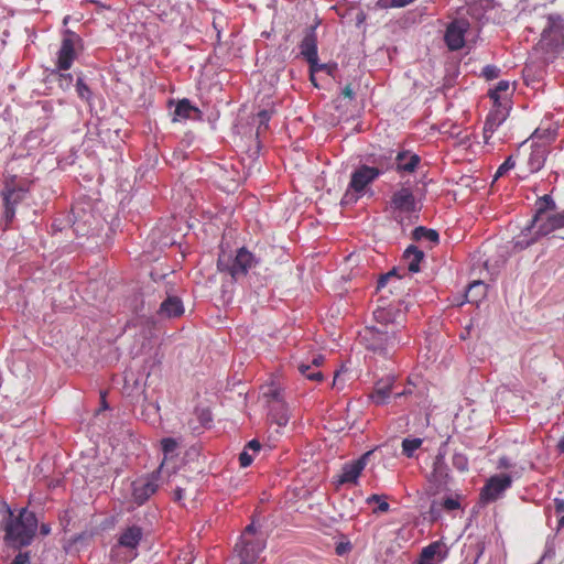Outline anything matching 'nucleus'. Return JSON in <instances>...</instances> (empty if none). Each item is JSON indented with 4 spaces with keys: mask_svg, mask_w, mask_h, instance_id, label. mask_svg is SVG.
<instances>
[{
    "mask_svg": "<svg viewBox=\"0 0 564 564\" xmlns=\"http://www.w3.org/2000/svg\"><path fill=\"white\" fill-rule=\"evenodd\" d=\"M546 160V149L544 145L532 144L531 152L528 158V165L531 172L540 171Z\"/></svg>",
    "mask_w": 564,
    "mask_h": 564,
    "instance_id": "cd10ccee",
    "label": "nucleus"
},
{
    "mask_svg": "<svg viewBox=\"0 0 564 564\" xmlns=\"http://www.w3.org/2000/svg\"><path fill=\"white\" fill-rule=\"evenodd\" d=\"M289 422V416L285 413H282L278 420L276 423L279 426H285Z\"/></svg>",
    "mask_w": 564,
    "mask_h": 564,
    "instance_id": "e2e57ef3",
    "label": "nucleus"
},
{
    "mask_svg": "<svg viewBox=\"0 0 564 564\" xmlns=\"http://www.w3.org/2000/svg\"><path fill=\"white\" fill-rule=\"evenodd\" d=\"M541 34L539 46L546 53L556 54L564 47V19L560 14H549Z\"/></svg>",
    "mask_w": 564,
    "mask_h": 564,
    "instance_id": "6e6552de",
    "label": "nucleus"
},
{
    "mask_svg": "<svg viewBox=\"0 0 564 564\" xmlns=\"http://www.w3.org/2000/svg\"><path fill=\"white\" fill-rule=\"evenodd\" d=\"M324 361V357L322 355H318V356H315L312 360V367L315 366V367H318L323 364Z\"/></svg>",
    "mask_w": 564,
    "mask_h": 564,
    "instance_id": "338daca9",
    "label": "nucleus"
},
{
    "mask_svg": "<svg viewBox=\"0 0 564 564\" xmlns=\"http://www.w3.org/2000/svg\"><path fill=\"white\" fill-rule=\"evenodd\" d=\"M513 479L509 474H496L490 476L480 490V499L485 503L495 502L511 488Z\"/></svg>",
    "mask_w": 564,
    "mask_h": 564,
    "instance_id": "ddd939ff",
    "label": "nucleus"
},
{
    "mask_svg": "<svg viewBox=\"0 0 564 564\" xmlns=\"http://www.w3.org/2000/svg\"><path fill=\"white\" fill-rule=\"evenodd\" d=\"M162 465L154 471L142 476L131 484L133 502L138 506L144 505L159 489V480Z\"/></svg>",
    "mask_w": 564,
    "mask_h": 564,
    "instance_id": "9d476101",
    "label": "nucleus"
},
{
    "mask_svg": "<svg viewBox=\"0 0 564 564\" xmlns=\"http://www.w3.org/2000/svg\"><path fill=\"white\" fill-rule=\"evenodd\" d=\"M299 372L305 378L314 381H321L323 373L319 370H313L312 365L301 362L297 365Z\"/></svg>",
    "mask_w": 564,
    "mask_h": 564,
    "instance_id": "58836bf2",
    "label": "nucleus"
},
{
    "mask_svg": "<svg viewBox=\"0 0 564 564\" xmlns=\"http://www.w3.org/2000/svg\"><path fill=\"white\" fill-rule=\"evenodd\" d=\"M256 532V527L253 523H250L246 527L242 536L247 538V534H253Z\"/></svg>",
    "mask_w": 564,
    "mask_h": 564,
    "instance_id": "69168bd1",
    "label": "nucleus"
},
{
    "mask_svg": "<svg viewBox=\"0 0 564 564\" xmlns=\"http://www.w3.org/2000/svg\"><path fill=\"white\" fill-rule=\"evenodd\" d=\"M10 564H31V553L29 551H21L14 556Z\"/></svg>",
    "mask_w": 564,
    "mask_h": 564,
    "instance_id": "8fccbe9b",
    "label": "nucleus"
},
{
    "mask_svg": "<svg viewBox=\"0 0 564 564\" xmlns=\"http://www.w3.org/2000/svg\"><path fill=\"white\" fill-rule=\"evenodd\" d=\"M40 533L43 535V536H46L51 533V525L48 523H42L40 525Z\"/></svg>",
    "mask_w": 564,
    "mask_h": 564,
    "instance_id": "680f3d73",
    "label": "nucleus"
},
{
    "mask_svg": "<svg viewBox=\"0 0 564 564\" xmlns=\"http://www.w3.org/2000/svg\"><path fill=\"white\" fill-rule=\"evenodd\" d=\"M394 162L398 173H413L417 169L421 158L416 153L403 150L397 153Z\"/></svg>",
    "mask_w": 564,
    "mask_h": 564,
    "instance_id": "b1692460",
    "label": "nucleus"
},
{
    "mask_svg": "<svg viewBox=\"0 0 564 564\" xmlns=\"http://www.w3.org/2000/svg\"><path fill=\"white\" fill-rule=\"evenodd\" d=\"M308 66L310 73L316 74L317 72H325L330 77H335L338 69L336 63H319L318 57L315 59V63H308Z\"/></svg>",
    "mask_w": 564,
    "mask_h": 564,
    "instance_id": "72a5a7b5",
    "label": "nucleus"
},
{
    "mask_svg": "<svg viewBox=\"0 0 564 564\" xmlns=\"http://www.w3.org/2000/svg\"><path fill=\"white\" fill-rule=\"evenodd\" d=\"M422 444L423 440L420 437H405L401 444L402 454L408 458H412Z\"/></svg>",
    "mask_w": 564,
    "mask_h": 564,
    "instance_id": "473e14b6",
    "label": "nucleus"
},
{
    "mask_svg": "<svg viewBox=\"0 0 564 564\" xmlns=\"http://www.w3.org/2000/svg\"><path fill=\"white\" fill-rule=\"evenodd\" d=\"M389 208L393 218L400 224L403 221V215L417 214L421 210V205L409 181L392 193L389 200Z\"/></svg>",
    "mask_w": 564,
    "mask_h": 564,
    "instance_id": "0eeeda50",
    "label": "nucleus"
},
{
    "mask_svg": "<svg viewBox=\"0 0 564 564\" xmlns=\"http://www.w3.org/2000/svg\"><path fill=\"white\" fill-rule=\"evenodd\" d=\"M264 549L265 541L260 538L241 536L240 542L236 544V551L243 564H254Z\"/></svg>",
    "mask_w": 564,
    "mask_h": 564,
    "instance_id": "2eb2a0df",
    "label": "nucleus"
},
{
    "mask_svg": "<svg viewBox=\"0 0 564 564\" xmlns=\"http://www.w3.org/2000/svg\"><path fill=\"white\" fill-rule=\"evenodd\" d=\"M534 207V214L531 219H533V224H539L544 214L556 209V203L551 194H544L543 196L538 197Z\"/></svg>",
    "mask_w": 564,
    "mask_h": 564,
    "instance_id": "a878e982",
    "label": "nucleus"
},
{
    "mask_svg": "<svg viewBox=\"0 0 564 564\" xmlns=\"http://www.w3.org/2000/svg\"><path fill=\"white\" fill-rule=\"evenodd\" d=\"M406 307L403 302L391 303L387 306H378L373 311V318L377 327H382L402 335L404 327Z\"/></svg>",
    "mask_w": 564,
    "mask_h": 564,
    "instance_id": "1a4fd4ad",
    "label": "nucleus"
},
{
    "mask_svg": "<svg viewBox=\"0 0 564 564\" xmlns=\"http://www.w3.org/2000/svg\"><path fill=\"white\" fill-rule=\"evenodd\" d=\"M259 264L260 259L246 247L238 248L234 254L223 252L217 260L218 271L228 274L234 282L242 281Z\"/></svg>",
    "mask_w": 564,
    "mask_h": 564,
    "instance_id": "39448f33",
    "label": "nucleus"
},
{
    "mask_svg": "<svg viewBox=\"0 0 564 564\" xmlns=\"http://www.w3.org/2000/svg\"><path fill=\"white\" fill-rule=\"evenodd\" d=\"M513 466L512 460L508 456H500L497 462V468L508 469Z\"/></svg>",
    "mask_w": 564,
    "mask_h": 564,
    "instance_id": "864d4df0",
    "label": "nucleus"
},
{
    "mask_svg": "<svg viewBox=\"0 0 564 564\" xmlns=\"http://www.w3.org/2000/svg\"><path fill=\"white\" fill-rule=\"evenodd\" d=\"M7 518L3 524V541L12 550L30 546L39 529V520L34 511L21 508L15 516L11 507L4 502Z\"/></svg>",
    "mask_w": 564,
    "mask_h": 564,
    "instance_id": "f03ea898",
    "label": "nucleus"
},
{
    "mask_svg": "<svg viewBox=\"0 0 564 564\" xmlns=\"http://www.w3.org/2000/svg\"><path fill=\"white\" fill-rule=\"evenodd\" d=\"M90 534L86 531L80 532L72 536L64 545V550L68 554H78L82 550L87 546V542L90 539Z\"/></svg>",
    "mask_w": 564,
    "mask_h": 564,
    "instance_id": "c85d7f7f",
    "label": "nucleus"
},
{
    "mask_svg": "<svg viewBox=\"0 0 564 564\" xmlns=\"http://www.w3.org/2000/svg\"><path fill=\"white\" fill-rule=\"evenodd\" d=\"M386 170L379 166L360 164L350 174V181L340 199V206L349 207L358 203L360 198L368 195L372 197L375 192L370 185L383 175Z\"/></svg>",
    "mask_w": 564,
    "mask_h": 564,
    "instance_id": "7ed1b4c3",
    "label": "nucleus"
},
{
    "mask_svg": "<svg viewBox=\"0 0 564 564\" xmlns=\"http://www.w3.org/2000/svg\"><path fill=\"white\" fill-rule=\"evenodd\" d=\"M540 234L545 237L550 234L564 228V209L551 215H547L545 219L539 223Z\"/></svg>",
    "mask_w": 564,
    "mask_h": 564,
    "instance_id": "393cba45",
    "label": "nucleus"
},
{
    "mask_svg": "<svg viewBox=\"0 0 564 564\" xmlns=\"http://www.w3.org/2000/svg\"><path fill=\"white\" fill-rule=\"evenodd\" d=\"M386 498L387 497L384 495L373 494V495H370L369 497H367L366 503L367 505L377 503V508L373 510V512L375 513H383V512L389 511V509H390V505L387 502Z\"/></svg>",
    "mask_w": 564,
    "mask_h": 564,
    "instance_id": "c9c22d12",
    "label": "nucleus"
},
{
    "mask_svg": "<svg viewBox=\"0 0 564 564\" xmlns=\"http://www.w3.org/2000/svg\"><path fill=\"white\" fill-rule=\"evenodd\" d=\"M430 513L433 520H436L441 517V510L436 509L435 502L432 503Z\"/></svg>",
    "mask_w": 564,
    "mask_h": 564,
    "instance_id": "052dcab7",
    "label": "nucleus"
},
{
    "mask_svg": "<svg viewBox=\"0 0 564 564\" xmlns=\"http://www.w3.org/2000/svg\"><path fill=\"white\" fill-rule=\"evenodd\" d=\"M254 459V456L243 447L242 452L239 454L238 460L239 465L242 468L249 467Z\"/></svg>",
    "mask_w": 564,
    "mask_h": 564,
    "instance_id": "09e8293b",
    "label": "nucleus"
},
{
    "mask_svg": "<svg viewBox=\"0 0 564 564\" xmlns=\"http://www.w3.org/2000/svg\"><path fill=\"white\" fill-rule=\"evenodd\" d=\"M390 279H395L397 281L401 280V275L398 273V270L397 268H393L392 270H390L389 272L386 273Z\"/></svg>",
    "mask_w": 564,
    "mask_h": 564,
    "instance_id": "0e129e2a",
    "label": "nucleus"
},
{
    "mask_svg": "<svg viewBox=\"0 0 564 564\" xmlns=\"http://www.w3.org/2000/svg\"><path fill=\"white\" fill-rule=\"evenodd\" d=\"M413 393V387H406L400 392H393L394 400L401 399L403 397L411 395Z\"/></svg>",
    "mask_w": 564,
    "mask_h": 564,
    "instance_id": "6e6d98bb",
    "label": "nucleus"
},
{
    "mask_svg": "<svg viewBox=\"0 0 564 564\" xmlns=\"http://www.w3.org/2000/svg\"><path fill=\"white\" fill-rule=\"evenodd\" d=\"M508 116L509 108L506 106H498L489 111L482 131L485 143H489L494 132L507 120Z\"/></svg>",
    "mask_w": 564,
    "mask_h": 564,
    "instance_id": "6ab92c4d",
    "label": "nucleus"
},
{
    "mask_svg": "<svg viewBox=\"0 0 564 564\" xmlns=\"http://www.w3.org/2000/svg\"><path fill=\"white\" fill-rule=\"evenodd\" d=\"M105 219L90 198L76 199L68 213L58 214L52 223V234L70 231L76 237L98 235L105 227Z\"/></svg>",
    "mask_w": 564,
    "mask_h": 564,
    "instance_id": "f257e3e1",
    "label": "nucleus"
},
{
    "mask_svg": "<svg viewBox=\"0 0 564 564\" xmlns=\"http://www.w3.org/2000/svg\"><path fill=\"white\" fill-rule=\"evenodd\" d=\"M516 166V161L513 160L512 155L508 156L503 163L499 165V167L496 171L495 178H499L502 175H505L508 171L512 170Z\"/></svg>",
    "mask_w": 564,
    "mask_h": 564,
    "instance_id": "49530a36",
    "label": "nucleus"
},
{
    "mask_svg": "<svg viewBox=\"0 0 564 564\" xmlns=\"http://www.w3.org/2000/svg\"><path fill=\"white\" fill-rule=\"evenodd\" d=\"M447 555L446 544L442 540H437L422 549L419 564H440Z\"/></svg>",
    "mask_w": 564,
    "mask_h": 564,
    "instance_id": "aec40b11",
    "label": "nucleus"
},
{
    "mask_svg": "<svg viewBox=\"0 0 564 564\" xmlns=\"http://www.w3.org/2000/svg\"><path fill=\"white\" fill-rule=\"evenodd\" d=\"M557 451L562 454H564V435L561 437V440L557 443Z\"/></svg>",
    "mask_w": 564,
    "mask_h": 564,
    "instance_id": "774afa93",
    "label": "nucleus"
},
{
    "mask_svg": "<svg viewBox=\"0 0 564 564\" xmlns=\"http://www.w3.org/2000/svg\"><path fill=\"white\" fill-rule=\"evenodd\" d=\"M245 448L248 449L254 456L260 452L262 445L258 440L253 438L245 445Z\"/></svg>",
    "mask_w": 564,
    "mask_h": 564,
    "instance_id": "3c124183",
    "label": "nucleus"
},
{
    "mask_svg": "<svg viewBox=\"0 0 564 564\" xmlns=\"http://www.w3.org/2000/svg\"><path fill=\"white\" fill-rule=\"evenodd\" d=\"M82 37L72 30H66L64 32L61 47L57 52L56 57V67L58 70H68L75 58H76V47L82 45Z\"/></svg>",
    "mask_w": 564,
    "mask_h": 564,
    "instance_id": "9b49d317",
    "label": "nucleus"
},
{
    "mask_svg": "<svg viewBox=\"0 0 564 564\" xmlns=\"http://www.w3.org/2000/svg\"><path fill=\"white\" fill-rule=\"evenodd\" d=\"M427 480L432 484L436 489H445L452 482L453 477L451 474V469L446 463V449L445 444H443L438 451L436 456L433 459L432 470L427 476Z\"/></svg>",
    "mask_w": 564,
    "mask_h": 564,
    "instance_id": "f8f14e48",
    "label": "nucleus"
},
{
    "mask_svg": "<svg viewBox=\"0 0 564 564\" xmlns=\"http://www.w3.org/2000/svg\"><path fill=\"white\" fill-rule=\"evenodd\" d=\"M470 23L465 18L453 20L446 28L444 41L449 51H458L465 45V35Z\"/></svg>",
    "mask_w": 564,
    "mask_h": 564,
    "instance_id": "4468645a",
    "label": "nucleus"
},
{
    "mask_svg": "<svg viewBox=\"0 0 564 564\" xmlns=\"http://www.w3.org/2000/svg\"><path fill=\"white\" fill-rule=\"evenodd\" d=\"M185 312L183 301L177 295L169 294L160 304L158 315L161 318H178Z\"/></svg>",
    "mask_w": 564,
    "mask_h": 564,
    "instance_id": "5701e85b",
    "label": "nucleus"
},
{
    "mask_svg": "<svg viewBox=\"0 0 564 564\" xmlns=\"http://www.w3.org/2000/svg\"><path fill=\"white\" fill-rule=\"evenodd\" d=\"M300 53L307 63H315L318 57L316 25L310 26L300 43Z\"/></svg>",
    "mask_w": 564,
    "mask_h": 564,
    "instance_id": "412c9836",
    "label": "nucleus"
},
{
    "mask_svg": "<svg viewBox=\"0 0 564 564\" xmlns=\"http://www.w3.org/2000/svg\"><path fill=\"white\" fill-rule=\"evenodd\" d=\"M499 74L500 68L496 65H486L481 70V75L488 80L498 78Z\"/></svg>",
    "mask_w": 564,
    "mask_h": 564,
    "instance_id": "de8ad7c7",
    "label": "nucleus"
},
{
    "mask_svg": "<svg viewBox=\"0 0 564 564\" xmlns=\"http://www.w3.org/2000/svg\"><path fill=\"white\" fill-rule=\"evenodd\" d=\"M391 394L392 387L390 383H377L370 394V399L376 405H384L389 402Z\"/></svg>",
    "mask_w": 564,
    "mask_h": 564,
    "instance_id": "7c9ffc66",
    "label": "nucleus"
},
{
    "mask_svg": "<svg viewBox=\"0 0 564 564\" xmlns=\"http://www.w3.org/2000/svg\"><path fill=\"white\" fill-rule=\"evenodd\" d=\"M30 184L31 183L29 181L19 178L15 175L6 178L3 182L1 189V197L3 203L2 220L6 228L12 224L15 217L17 206L26 197V194L30 192Z\"/></svg>",
    "mask_w": 564,
    "mask_h": 564,
    "instance_id": "423d86ee",
    "label": "nucleus"
},
{
    "mask_svg": "<svg viewBox=\"0 0 564 564\" xmlns=\"http://www.w3.org/2000/svg\"><path fill=\"white\" fill-rule=\"evenodd\" d=\"M371 452H367L358 459L344 464L341 473L338 475L336 482L338 485L357 484L362 470L367 465V460Z\"/></svg>",
    "mask_w": 564,
    "mask_h": 564,
    "instance_id": "f3484780",
    "label": "nucleus"
},
{
    "mask_svg": "<svg viewBox=\"0 0 564 564\" xmlns=\"http://www.w3.org/2000/svg\"><path fill=\"white\" fill-rule=\"evenodd\" d=\"M75 90L80 100L91 105L94 94L90 87L87 85L85 76L82 72L76 73Z\"/></svg>",
    "mask_w": 564,
    "mask_h": 564,
    "instance_id": "c756f323",
    "label": "nucleus"
},
{
    "mask_svg": "<svg viewBox=\"0 0 564 564\" xmlns=\"http://www.w3.org/2000/svg\"><path fill=\"white\" fill-rule=\"evenodd\" d=\"M460 498L459 494L446 496L443 498L441 502V507L445 511H454L460 508Z\"/></svg>",
    "mask_w": 564,
    "mask_h": 564,
    "instance_id": "ea45409f",
    "label": "nucleus"
},
{
    "mask_svg": "<svg viewBox=\"0 0 564 564\" xmlns=\"http://www.w3.org/2000/svg\"><path fill=\"white\" fill-rule=\"evenodd\" d=\"M340 95L349 100H352L356 96L355 90L350 85H346L341 88Z\"/></svg>",
    "mask_w": 564,
    "mask_h": 564,
    "instance_id": "5fc2aeb1",
    "label": "nucleus"
},
{
    "mask_svg": "<svg viewBox=\"0 0 564 564\" xmlns=\"http://www.w3.org/2000/svg\"><path fill=\"white\" fill-rule=\"evenodd\" d=\"M452 465L459 473H466L469 469V459L466 454L455 452L452 456Z\"/></svg>",
    "mask_w": 564,
    "mask_h": 564,
    "instance_id": "e433bc0d",
    "label": "nucleus"
},
{
    "mask_svg": "<svg viewBox=\"0 0 564 564\" xmlns=\"http://www.w3.org/2000/svg\"><path fill=\"white\" fill-rule=\"evenodd\" d=\"M359 337L367 350L384 359L392 357L405 344L401 334L377 326H366L359 332Z\"/></svg>",
    "mask_w": 564,
    "mask_h": 564,
    "instance_id": "20e7f679",
    "label": "nucleus"
},
{
    "mask_svg": "<svg viewBox=\"0 0 564 564\" xmlns=\"http://www.w3.org/2000/svg\"><path fill=\"white\" fill-rule=\"evenodd\" d=\"M545 237L540 234L539 224H533V219H530L527 226L521 232L513 238L512 246L514 251H523L538 242L541 238Z\"/></svg>",
    "mask_w": 564,
    "mask_h": 564,
    "instance_id": "a211bd4d",
    "label": "nucleus"
},
{
    "mask_svg": "<svg viewBox=\"0 0 564 564\" xmlns=\"http://www.w3.org/2000/svg\"><path fill=\"white\" fill-rule=\"evenodd\" d=\"M388 281H389L388 275L386 273L381 274L377 281V291H381L382 289H384Z\"/></svg>",
    "mask_w": 564,
    "mask_h": 564,
    "instance_id": "4d7b16f0",
    "label": "nucleus"
},
{
    "mask_svg": "<svg viewBox=\"0 0 564 564\" xmlns=\"http://www.w3.org/2000/svg\"><path fill=\"white\" fill-rule=\"evenodd\" d=\"M196 417L198 422L200 423L202 427L209 429L213 423V414L209 409L207 408H197L195 410Z\"/></svg>",
    "mask_w": 564,
    "mask_h": 564,
    "instance_id": "a19ab883",
    "label": "nucleus"
},
{
    "mask_svg": "<svg viewBox=\"0 0 564 564\" xmlns=\"http://www.w3.org/2000/svg\"><path fill=\"white\" fill-rule=\"evenodd\" d=\"M486 288L487 285L482 281H474L466 293V296L469 297L468 301H476V299H474V293H477L479 297L485 296Z\"/></svg>",
    "mask_w": 564,
    "mask_h": 564,
    "instance_id": "79ce46f5",
    "label": "nucleus"
},
{
    "mask_svg": "<svg viewBox=\"0 0 564 564\" xmlns=\"http://www.w3.org/2000/svg\"><path fill=\"white\" fill-rule=\"evenodd\" d=\"M185 120H192V121H200L203 120V112L202 110L192 104V101L187 98L180 99L176 102L174 113H173V121H185Z\"/></svg>",
    "mask_w": 564,
    "mask_h": 564,
    "instance_id": "4be33fe9",
    "label": "nucleus"
},
{
    "mask_svg": "<svg viewBox=\"0 0 564 564\" xmlns=\"http://www.w3.org/2000/svg\"><path fill=\"white\" fill-rule=\"evenodd\" d=\"M178 447V442L174 437H164L161 441V449L164 458H172Z\"/></svg>",
    "mask_w": 564,
    "mask_h": 564,
    "instance_id": "4c0bfd02",
    "label": "nucleus"
},
{
    "mask_svg": "<svg viewBox=\"0 0 564 564\" xmlns=\"http://www.w3.org/2000/svg\"><path fill=\"white\" fill-rule=\"evenodd\" d=\"M403 259L408 262V270L411 273H417L424 259V252L414 245H410L403 252Z\"/></svg>",
    "mask_w": 564,
    "mask_h": 564,
    "instance_id": "bb28decb",
    "label": "nucleus"
},
{
    "mask_svg": "<svg viewBox=\"0 0 564 564\" xmlns=\"http://www.w3.org/2000/svg\"><path fill=\"white\" fill-rule=\"evenodd\" d=\"M509 88L510 83L508 80H500L497 83L496 87L489 91V96L495 101H498L501 97V94L508 91Z\"/></svg>",
    "mask_w": 564,
    "mask_h": 564,
    "instance_id": "37998d69",
    "label": "nucleus"
},
{
    "mask_svg": "<svg viewBox=\"0 0 564 564\" xmlns=\"http://www.w3.org/2000/svg\"><path fill=\"white\" fill-rule=\"evenodd\" d=\"M351 550L350 542H339L336 544L335 552L338 556H343Z\"/></svg>",
    "mask_w": 564,
    "mask_h": 564,
    "instance_id": "603ef678",
    "label": "nucleus"
},
{
    "mask_svg": "<svg viewBox=\"0 0 564 564\" xmlns=\"http://www.w3.org/2000/svg\"><path fill=\"white\" fill-rule=\"evenodd\" d=\"M185 496V490L181 487H176V489L174 490V499L176 501H181Z\"/></svg>",
    "mask_w": 564,
    "mask_h": 564,
    "instance_id": "bf43d9fd",
    "label": "nucleus"
},
{
    "mask_svg": "<svg viewBox=\"0 0 564 564\" xmlns=\"http://www.w3.org/2000/svg\"><path fill=\"white\" fill-rule=\"evenodd\" d=\"M144 529L138 524H131L124 528L121 533L118 535L117 544L111 547V553L116 551L117 547H124L131 551H134V558L138 553L137 550L143 539Z\"/></svg>",
    "mask_w": 564,
    "mask_h": 564,
    "instance_id": "dca6fc26",
    "label": "nucleus"
},
{
    "mask_svg": "<svg viewBox=\"0 0 564 564\" xmlns=\"http://www.w3.org/2000/svg\"><path fill=\"white\" fill-rule=\"evenodd\" d=\"M65 72L66 70H58L56 67V69L52 73V75L56 76L58 86L64 91L70 89L73 86L75 87L74 75Z\"/></svg>",
    "mask_w": 564,
    "mask_h": 564,
    "instance_id": "f704fd0d",
    "label": "nucleus"
},
{
    "mask_svg": "<svg viewBox=\"0 0 564 564\" xmlns=\"http://www.w3.org/2000/svg\"><path fill=\"white\" fill-rule=\"evenodd\" d=\"M554 503H555V511L557 513L564 512V500L563 499L555 498Z\"/></svg>",
    "mask_w": 564,
    "mask_h": 564,
    "instance_id": "13d9d810",
    "label": "nucleus"
},
{
    "mask_svg": "<svg viewBox=\"0 0 564 564\" xmlns=\"http://www.w3.org/2000/svg\"><path fill=\"white\" fill-rule=\"evenodd\" d=\"M414 0H378V6L382 9L403 8Z\"/></svg>",
    "mask_w": 564,
    "mask_h": 564,
    "instance_id": "a18cd8bd",
    "label": "nucleus"
},
{
    "mask_svg": "<svg viewBox=\"0 0 564 564\" xmlns=\"http://www.w3.org/2000/svg\"><path fill=\"white\" fill-rule=\"evenodd\" d=\"M412 239L415 241L427 240L437 245L440 242V235L435 229L419 226L413 229Z\"/></svg>",
    "mask_w": 564,
    "mask_h": 564,
    "instance_id": "2f4dec72",
    "label": "nucleus"
},
{
    "mask_svg": "<svg viewBox=\"0 0 564 564\" xmlns=\"http://www.w3.org/2000/svg\"><path fill=\"white\" fill-rule=\"evenodd\" d=\"M258 120H259V124H258V129H257V135H259V133L261 131H264L269 128V122H270V119H271V113L265 110V109H262L258 112Z\"/></svg>",
    "mask_w": 564,
    "mask_h": 564,
    "instance_id": "c03bdc74",
    "label": "nucleus"
}]
</instances>
